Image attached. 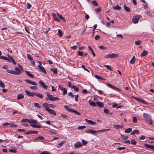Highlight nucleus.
I'll return each mask as SVG.
<instances>
[{
    "label": "nucleus",
    "mask_w": 154,
    "mask_h": 154,
    "mask_svg": "<svg viewBox=\"0 0 154 154\" xmlns=\"http://www.w3.org/2000/svg\"><path fill=\"white\" fill-rule=\"evenodd\" d=\"M118 55L116 54H108L104 56V57L106 58H112L117 57Z\"/></svg>",
    "instance_id": "1"
},
{
    "label": "nucleus",
    "mask_w": 154,
    "mask_h": 154,
    "mask_svg": "<svg viewBox=\"0 0 154 154\" xmlns=\"http://www.w3.org/2000/svg\"><path fill=\"white\" fill-rule=\"evenodd\" d=\"M143 116L144 118L148 117V118H146V119L149 121V124L150 125H151L153 123V122L152 120V118L150 115L144 113L143 114Z\"/></svg>",
    "instance_id": "2"
},
{
    "label": "nucleus",
    "mask_w": 154,
    "mask_h": 154,
    "mask_svg": "<svg viewBox=\"0 0 154 154\" xmlns=\"http://www.w3.org/2000/svg\"><path fill=\"white\" fill-rule=\"evenodd\" d=\"M21 122L23 123H26L27 122L29 123H34L36 122V120L33 119H22Z\"/></svg>",
    "instance_id": "3"
},
{
    "label": "nucleus",
    "mask_w": 154,
    "mask_h": 154,
    "mask_svg": "<svg viewBox=\"0 0 154 154\" xmlns=\"http://www.w3.org/2000/svg\"><path fill=\"white\" fill-rule=\"evenodd\" d=\"M106 84L109 87L114 89V90L116 91L120 92L121 91V90L120 89L113 86L111 84H110L109 83H107Z\"/></svg>",
    "instance_id": "4"
},
{
    "label": "nucleus",
    "mask_w": 154,
    "mask_h": 154,
    "mask_svg": "<svg viewBox=\"0 0 154 154\" xmlns=\"http://www.w3.org/2000/svg\"><path fill=\"white\" fill-rule=\"evenodd\" d=\"M140 17L139 15L137 16H134L133 18L132 22L134 23H138V21L140 19Z\"/></svg>",
    "instance_id": "5"
},
{
    "label": "nucleus",
    "mask_w": 154,
    "mask_h": 154,
    "mask_svg": "<svg viewBox=\"0 0 154 154\" xmlns=\"http://www.w3.org/2000/svg\"><path fill=\"white\" fill-rule=\"evenodd\" d=\"M38 63H39L38 67V68L40 69L41 71L43 72L44 73L46 74V72L44 68L41 66L42 63L40 61H38Z\"/></svg>",
    "instance_id": "6"
},
{
    "label": "nucleus",
    "mask_w": 154,
    "mask_h": 154,
    "mask_svg": "<svg viewBox=\"0 0 154 154\" xmlns=\"http://www.w3.org/2000/svg\"><path fill=\"white\" fill-rule=\"evenodd\" d=\"M30 125L32 128H39L41 127V126L40 125H37L36 124H38V123L37 122V121L36 120V122L34 123H29Z\"/></svg>",
    "instance_id": "7"
},
{
    "label": "nucleus",
    "mask_w": 154,
    "mask_h": 154,
    "mask_svg": "<svg viewBox=\"0 0 154 154\" xmlns=\"http://www.w3.org/2000/svg\"><path fill=\"white\" fill-rule=\"evenodd\" d=\"M59 99V98L57 97H54L53 96L49 94V100L52 101H54L58 100Z\"/></svg>",
    "instance_id": "8"
},
{
    "label": "nucleus",
    "mask_w": 154,
    "mask_h": 154,
    "mask_svg": "<svg viewBox=\"0 0 154 154\" xmlns=\"http://www.w3.org/2000/svg\"><path fill=\"white\" fill-rule=\"evenodd\" d=\"M82 146V144L79 141L76 142L74 145V146L75 148H79Z\"/></svg>",
    "instance_id": "9"
},
{
    "label": "nucleus",
    "mask_w": 154,
    "mask_h": 154,
    "mask_svg": "<svg viewBox=\"0 0 154 154\" xmlns=\"http://www.w3.org/2000/svg\"><path fill=\"white\" fill-rule=\"evenodd\" d=\"M7 56L8 57V58H9L11 62H12L14 65L16 64V63L15 61L13 58L12 57V56L10 55L9 54H8Z\"/></svg>",
    "instance_id": "10"
},
{
    "label": "nucleus",
    "mask_w": 154,
    "mask_h": 154,
    "mask_svg": "<svg viewBox=\"0 0 154 154\" xmlns=\"http://www.w3.org/2000/svg\"><path fill=\"white\" fill-rule=\"evenodd\" d=\"M85 132L86 133H88V134H93L94 133H95L97 132V131L93 130V129H89L88 130H86L85 131Z\"/></svg>",
    "instance_id": "11"
},
{
    "label": "nucleus",
    "mask_w": 154,
    "mask_h": 154,
    "mask_svg": "<svg viewBox=\"0 0 154 154\" xmlns=\"http://www.w3.org/2000/svg\"><path fill=\"white\" fill-rule=\"evenodd\" d=\"M15 75H19L22 73V71L20 69L17 67L15 68Z\"/></svg>",
    "instance_id": "12"
},
{
    "label": "nucleus",
    "mask_w": 154,
    "mask_h": 154,
    "mask_svg": "<svg viewBox=\"0 0 154 154\" xmlns=\"http://www.w3.org/2000/svg\"><path fill=\"white\" fill-rule=\"evenodd\" d=\"M25 81L28 83L33 85H37L36 83L28 79H25Z\"/></svg>",
    "instance_id": "13"
},
{
    "label": "nucleus",
    "mask_w": 154,
    "mask_h": 154,
    "mask_svg": "<svg viewBox=\"0 0 154 154\" xmlns=\"http://www.w3.org/2000/svg\"><path fill=\"white\" fill-rule=\"evenodd\" d=\"M39 83L40 85L45 89H47V86L45 85V84L42 81H40L39 82Z\"/></svg>",
    "instance_id": "14"
},
{
    "label": "nucleus",
    "mask_w": 154,
    "mask_h": 154,
    "mask_svg": "<svg viewBox=\"0 0 154 154\" xmlns=\"http://www.w3.org/2000/svg\"><path fill=\"white\" fill-rule=\"evenodd\" d=\"M25 92L27 95L29 96L33 97L35 95V92H31L27 90H26Z\"/></svg>",
    "instance_id": "15"
},
{
    "label": "nucleus",
    "mask_w": 154,
    "mask_h": 154,
    "mask_svg": "<svg viewBox=\"0 0 154 154\" xmlns=\"http://www.w3.org/2000/svg\"><path fill=\"white\" fill-rule=\"evenodd\" d=\"M85 120L87 123L91 125H96V123L95 122H93L91 120H88L86 119H85Z\"/></svg>",
    "instance_id": "16"
},
{
    "label": "nucleus",
    "mask_w": 154,
    "mask_h": 154,
    "mask_svg": "<svg viewBox=\"0 0 154 154\" xmlns=\"http://www.w3.org/2000/svg\"><path fill=\"white\" fill-rule=\"evenodd\" d=\"M144 146L145 147L154 151V146L148 144H145Z\"/></svg>",
    "instance_id": "17"
},
{
    "label": "nucleus",
    "mask_w": 154,
    "mask_h": 154,
    "mask_svg": "<svg viewBox=\"0 0 154 154\" xmlns=\"http://www.w3.org/2000/svg\"><path fill=\"white\" fill-rule=\"evenodd\" d=\"M113 127L114 128L118 130L120 128H122L123 127L122 125H113Z\"/></svg>",
    "instance_id": "18"
},
{
    "label": "nucleus",
    "mask_w": 154,
    "mask_h": 154,
    "mask_svg": "<svg viewBox=\"0 0 154 154\" xmlns=\"http://www.w3.org/2000/svg\"><path fill=\"white\" fill-rule=\"evenodd\" d=\"M52 15L53 18V19L54 20L57 21L58 22L60 21V20H59L58 18L57 17L56 15L55 14L53 13L52 14Z\"/></svg>",
    "instance_id": "19"
},
{
    "label": "nucleus",
    "mask_w": 154,
    "mask_h": 154,
    "mask_svg": "<svg viewBox=\"0 0 154 154\" xmlns=\"http://www.w3.org/2000/svg\"><path fill=\"white\" fill-rule=\"evenodd\" d=\"M24 96L22 94H20L17 95V100H20L23 98Z\"/></svg>",
    "instance_id": "20"
},
{
    "label": "nucleus",
    "mask_w": 154,
    "mask_h": 154,
    "mask_svg": "<svg viewBox=\"0 0 154 154\" xmlns=\"http://www.w3.org/2000/svg\"><path fill=\"white\" fill-rule=\"evenodd\" d=\"M89 103L91 106H92L95 107L97 106L96 103L90 100H89Z\"/></svg>",
    "instance_id": "21"
},
{
    "label": "nucleus",
    "mask_w": 154,
    "mask_h": 154,
    "mask_svg": "<svg viewBox=\"0 0 154 154\" xmlns=\"http://www.w3.org/2000/svg\"><path fill=\"white\" fill-rule=\"evenodd\" d=\"M35 95L37 97L40 98H43V96L42 94L40 93L35 92Z\"/></svg>",
    "instance_id": "22"
},
{
    "label": "nucleus",
    "mask_w": 154,
    "mask_h": 154,
    "mask_svg": "<svg viewBox=\"0 0 154 154\" xmlns=\"http://www.w3.org/2000/svg\"><path fill=\"white\" fill-rule=\"evenodd\" d=\"M136 60L135 57V56H133L132 58L130 60V62L131 64H134Z\"/></svg>",
    "instance_id": "23"
},
{
    "label": "nucleus",
    "mask_w": 154,
    "mask_h": 154,
    "mask_svg": "<svg viewBox=\"0 0 154 154\" xmlns=\"http://www.w3.org/2000/svg\"><path fill=\"white\" fill-rule=\"evenodd\" d=\"M96 104L97 106V105L100 107H103L104 106V105L103 103L100 102H97Z\"/></svg>",
    "instance_id": "24"
},
{
    "label": "nucleus",
    "mask_w": 154,
    "mask_h": 154,
    "mask_svg": "<svg viewBox=\"0 0 154 154\" xmlns=\"http://www.w3.org/2000/svg\"><path fill=\"white\" fill-rule=\"evenodd\" d=\"M49 113L55 116H56V115L55 112L54 110L50 109L49 108Z\"/></svg>",
    "instance_id": "25"
},
{
    "label": "nucleus",
    "mask_w": 154,
    "mask_h": 154,
    "mask_svg": "<svg viewBox=\"0 0 154 154\" xmlns=\"http://www.w3.org/2000/svg\"><path fill=\"white\" fill-rule=\"evenodd\" d=\"M25 72L27 74V75L28 76H29V77H30L32 78H34V76L33 75L31 74L29 71H26Z\"/></svg>",
    "instance_id": "26"
},
{
    "label": "nucleus",
    "mask_w": 154,
    "mask_h": 154,
    "mask_svg": "<svg viewBox=\"0 0 154 154\" xmlns=\"http://www.w3.org/2000/svg\"><path fill=\"white\" fill-rule=\"evenodd\" d=\"M57 15L59 18L63 21H65V19L61 15L59 14L58 13H57Z\"/></svg>",
    "instance_id": "27"
},
{
    "label": "nucleus",
    "mask_w": 154,
    "mask_h": 154,
    "mask_svg": "<svg viewBox=\"0 0 154 154\" xmlns=\"http://www.w3.org/2000/svg\"><path fill=\"white\" fill-rule=\"evenodd\" d=\"M6 71L8 73H11L12 74H15V71L13 70H10L8 69H6Z\"/></svg>",
    "instance_id": "28"
},
{
    "label": "nucleus",
    "mask_w": 154,
    "mask_h": 154,
    "mask_svg": "<svg viewBox=\"0 0 154 154\" xmlns=\"http://www.w3.org/2000/svg\"><path fill=\"white\" fill-rule=\"evenodd\" d=\"M110 130V129H102L96 131L97 132H105L108 131Z\"/></svg>",
    "instance_id": "29"
},
{
    "label": "nucleus",
    "mask_w": 154,
    "mask_h": 154,
    "mask_svg": "<svg viewBox=\"0 0 154 154\" xmlns=\"http://www.w3.org/2000/svg\"><path fill=\"white\" fill-rule=\"evenodd\" d=\"M113 8L114 9L119 10L121 9V7L118 5H116L115 6H113Z\"/></svg>",
    "instance_id": "30"
},
{
    "label": "nucleus",
    "mask_w": 154,
    "mask_h": 154,
    "mask_svg": "<svg viewBox=\"0 0 154 154\" xmlns=\"http://www.w3.org/2000/svg\"><path fill=\"white\" fill-rule=\"evenodd\" d=\"M43 106L45 108L46 110L48 111V104L47 103H45L43 104Z\"/></svg>",
    "instance_id": "31"
},
{
    "label": "nucleus",
    "mask_w": 154,
    "mask_h": 154,
    "mask_svg": "<svg viewBox=\"0 0 154 154\" xmlns=\"http://www.w3.org/2000/svg\"><path fill=\"white\" fill-rule=\"evenodd\" d=\"M88 48H89V49L90 50V51L92 52V53L93 54V56L94 57H95V54L94 51L92 48L90 46H88Z\"/></svg>",
    "instance_id": "32"
},
{
    "label": "nucleus",
    "mask_w": 154,
    "mask_h": 154,
    "mask_svg": "<svg viewBox=\"0 0 154 154\" xmlns=\"http://www.w3.org/2000/svg\"><path fill=\"white\" fill-rule=\"evenodd\" d=\"M132 129L131 128H128L125 130V132L126 133H129L131 132Z\"/></svg>",
    "instance_id": "33"
},
{
    "label": "nucleus",
    "mask_w": 154,
    "mask_h": 154,
    "mask_svg": "<svg viewBox=\"0 0 154 154\" xmlns=\"http://www.w3.org/2000/svg\"><path fill=\"white\" fill-rule=\"evenodd\" d=\"M147 54V51L145 50H144L143 52L141 54V56H144Z\"/></svg>",
    "instance_id": "34"
},
{
    "label": "nucleus",
    "mask_w": 154,
    "mask_h": 154,
    "mask_svg": "<svg viewBox=\"0 0 154 154\" xmlns=\"http://www.w3.org/2000/svg\"><path fill=\"white\" fill-rule=\"evenodd\" d=\"M72 88L74 90L78 91H79V88L76 86L73 85L72 87Z\"/></svg>",
    "instance_id": "35"
},
{
    "label": "nucleus",
    "mask_w": 154,
    "mask_h": 154,
    "mask_svg": "<svg viewBox=\"0 0 154 154\" xmlns=\"http://www.w3.org/2000/svg\"><path fill=\"white\" fill-rule=\"evenodd\" d=\"M64 108L66 109L69 112H71L72 110L71 108H70L68 106H64Z\"/></svg>",
    "instance_id": "36"
},
{
    "label": "nucleus",
    "mask_w": 154,
    "mask_h": 154,
    "mask_svg": "<svg viewBox=\"0 0 154 154\" xmlns=\"http://www.w3.org/2000/svg\"><path fill=\"white\" fill-rule=\"evenodd\" d=\"M139 133V131L138 130H135L133 131L131 134V135H133Z\"/></svg>",
    "instance_id": "37"
},
{
    "label": "nucleus",
    "mask_w": 154,
    "mask_h": 154,
    "mask_svg": "<svg viewBox=\"0 0 154 154\" xmlns=\"http://www.w3.org/2000/svg\"><path fill=\"white\" fill-rule=\"evenodd\" d=\"M124 7L126 11L128 12H130V9L129 8L127 7L125 5H124Z\"/></svg>",
    "instance_id": "38"
},
{
    "label": "nucleus",
    "mask_w": 154,
    "mask_h": 154,
    "mask_svg": "<svg viewBox=\"0 0 154 154\" xmlns=\"http://www.w3.org/2000/svg\"><path fill=\"white\" fill-rule=\"evenodd\" d=\"M51 71L53 72V73L54 74H57V69L56 68H51L50 69Z\"/></svg>",
    "instance_id": "39"
},
{
    "label": "nucleus",
    "mask_w": 154,
    "mask_h": 154,
    "mask_svg": "<svg viewBox=\"0 0 154 154\" xmlns=\"http://www.w3.org/2000/svg\"><path fill=\"white\" fill-rule=\"evenodd\" d=\"M91 3L94 6H98V4L95 0H93V1H92L91 2Z\"/></svg>",
    "instance_id": "40"
},
{
    "label": "nucleus",
    "mask_w": 154,
    "mask_h": 154,
    "mask_svg": "<svg viewBox=\"0 0 154 154\" xmlns=\"http://www.w3.org/2000/svg\"><path fill=\"white\" fill-rule=\"evenodd\" d=\"M72 112L74 113L75 114H76L79 115H81L80 113L79 112L77 111L76 110L72 109L71 112Z\"/></svg>",
    "instance_id": "41"
},
{
    "label": "nucleus",
    "mask_w": 154,
    "mask_h": 154,
    "mask_svg": "<svg viewBox=\"0 0 154 154\" xmlns=\"http://www.w3.org/2000/svg\"><path fill=\"white\" fill-rule=\"evenodd\" d=\"M121 138L123 140H127V139H128V136H125L123 135H121Z\"/></svg>",
    "instance_id": "42"
},
{
    "label": "nucleus",
    "mask_w": 154,
    "mask_h": 154,
    "mask_svg": "<svg viewBox=\"0 0 154 154\" xmlns=\"http://www.w3.org/2000/svg\"><path fill=\"white\" fill-rule=\"evenodd\" d=\"M95 11L96 13H98L101 11V8L100 7H99L98 8H96L95 9Z\"/></svg>",
    "instance_id": "43"
},
{
    "label": "nucleus",
    "mask_w": 154,
    "mask_h": 154,
    "mask_svg": "<svg viewBox=\"0 0 154 154\" xmlns=\"http://www.w3.org/2000/svg\"><path fill=\"white\" fill-rule=\"evenodd\" d=\"M0 86L2 88H4L5 87V85L4 83L0 80Z\"/></svg>",
    "instance_id": "44"
},
{
    "label": "nucleus",
    "mask_w": 154,
    "mask_h": 154,
    "mask_svg": "<svg viewBox=\"0 0 154 154\" xmlns=\"http://www.w3.org/2000/svg\"><path fill=\"white\" fill-rule=\"evenodd\" d=\"M131 143L133 145H136L137 142L134 139H131Z\"/></svg>",
    "instance_id": "45"
},
{
    "label": "nucleus",
    "mask_w": 154,
    "mask_h": 154,
    "mask_svg": "<svg viewBox=\"0 0 154 154\" xmlns=\"http://www.w3.org/2000/svg\"><path fill=\"white\" fill-rule=\"evenodd\" d=\"M58 32L59 36L60 37H61L62 35L63 34H62V32L61 31V30L60 29H58Z\"/></svg>",
    "instance_id": "46"
},
{
    "label": "nucleus",
    "mask_w": 154,
    "mask_h": 154,
    "mask_svg": "<svg viewBox=\"0 0 154 154\" xmlns=\"http://www.w3.org/2000/svg\"><path fill=\"white\" fill-rule=\"evenodd\" d=\"M64 143V142L63 141L61 142L57 145V147L58 148H60Z\"/></svg>",
    "instance_id": "47"
},
{
    "label": "nucleus",
    "mask_w": 154,
    "mask_h": 154,
    "mask_svg": "<svg viewBox=\"0 0 154 154\" xmlns=\"http://www.w3.org/2000/svg\"><path fill=\"white\" fill-rule=\"evenodd\" d=\"M142 43V41L141 40L136 41L135 42V44L136 45H139Z\"/></svg>",
    "instance_id": "48"
},
{
    "label": "nucleus",
    "mask_w": 154,
    "mask_h": 154,
    "mask_svg": "<svg viewBox=\"0 0 154 154\" xmlns=\"http://www.w3.org/2000/svg\"><path fill=\"white\" fill-rule=\"evenodd\" d=\"M104 67H106L108 69L110 70V71L112 70V69L111 68V67L109 66L108 65H104Z\"/></svg>",
    "instance_id": "49"
},
{
    "label": "nucleus",
    "mask_w": 154,
    "mask_h": 154,
    "mask_svg": "<svg viewBox=\"0 0 154 154\" xmlns=\"http://www.w3.org/2000/svg\"><path fill=\"white\" fill-rule=\"evenodd\" d=\"M146 13L150 17H153L152 15L149 11H147L146 12Z\"/></svg>",
    "instance_id": "50"
},
{
    "label": "nucleus",
    "mask_w": 154,
    "mask_h": 154,
    "mask_svg": "<svg viewBox=\"0 0 154 154\" xmlns=\"http://www.w3.org/2000/svg\"><path fill=\"white\" fill-rule=\"evenodd\" d=\"M9 151L10 152L13 153H16L17 152V150L15 149H9Z\"/></svg>",
    "instance_id": "51"
},
{
    "label": "nucleus",
    "mask_w": 154,
    "mask_h": 154,
    "mask_svg": "<svg viewBox=\"0 0 154 154\" xmlns=\"http://www.w3.org/2000/svg\"><path fill=\"white\" fill-rule=\"evenodd\" d=\"M34 105L38 108H40L41 107L40 105L38 103H34Z\"/></svg>",
    "instance_id": "52"
},
{
    "label": "nucleus",
    "mask_w": 154,
    "mask_h": 154,
    "mask_svg": "<svg viewBox=\"0 0 154 154\" xmlns=\"http://www.w3.org/2000/svg\"><path fill=\"white\" fill-rule=\"evenodd\" d=\"M27 56L28 59L30 60H32L33 59L32 57L29 54H27Z\"/></svg>",
    "instance_id": "53"
},
{
    "label": "nucleus",
    "mask_w": 154,
    "mask_h": 154,
    "mask_svg": "<svg viewBox=\"0 0 154 154\" xmlns=\"http://www.w3.org/2000/svg\"><path fill=\"white\" fill-rule=\"evenodd\" d=\"M77 54H78L79 56H83L84 53L83 52H82L81 51H79L78 53Z\"/></svg>",
    "instance_id": "54"
},
{
    "label": "nucleus",
    "mask_w": 154,
    "mask_h": 154,
    "mask_svg": "<svg viewBox=\"0 0 154 154\" xmlns=\"http://www.w3.org/2000/svg\"><path fill=\"white\" fill-rule=\"evenodd\" d=\"M99 48L102 50H106L107 48L106 47L103 46H101L99 47Z\"/></svg>",
    "instance_id": "55"
},
{
    "label": "nucleus",
    "mask_w": 154,
    "mask_h": 154,
    "mask_svg": "<svg viewBox=\"0 0 154 154\" xmlns=\"http://www.w3.org/2000/svg\"><path fill=\"white\" fill-rule=\"evenodd\" d=\"M27 8L28 9H29L32 6L31 5L29 2H27L26 4Z\"/></svg>",
    "instance_id": "56"
},
{
    "label": "nucleus",
    "mask_w": 154,
    "mask_h": 154,
    "mask_svg": "<svg viewBox=\"0 0 154 154\" xmlns=\"http://www.w3.org/2000/svg\"><path fill=\"white\" fill-rule=\"evenodd\" d=\"M61 116L62 118H64V119L68 118V117H67V116L66 115H65L63 114H61Z\"/></svg>",
    "instance_id": "57"
},
{
    "label": "nucleus",
    "mask_w": 154,
    "mask_h": 154,
    "mask_svg": "<svg viewBox=\"0 0 154 154\" xmlns=\"http://www.w3.org/2000/svg\"><path fill=\"white\" fill-rule=\"evenodd\" d=\"M126 148L125 147L120 146L117 148V149L120 150L125 149Z\"/></svg>",
    "instance_id": "58"
},
{
    "label": "nucleus",
    "mask_w": 154,
    "mask_h": 154,
    "mask_svg": "<svg viewBox=\"0 0 154 154\" xmlns=\"http://www.w3.org/2000/svg\"><path fill=\"white\" fill-rule=\"evenodd\" d=\"M85 126H81L78 127L77 129L78 130H81L84 129L85 128Z\"/></svg>",
    "instance_id": "59"
},
{
    "label": "nucleus",
    "mask_w": 154,
    "mask_h": 154,
    "mask_svg": "<svg viewBox=\"0 0 154 154\" xmlns=\"http://www.w3.org/2000/svg\"><path fill=\"white\" fill-rule=\"evenodd\" d=\"M104 112L106 114H108L109 113V110L107 108H105L104 109Z\"/></svg>",
    "instance_id": "60"
},
{
    "label": "nucleus",
    "mask_w": 154,
    "mask_h": 154,
    "mask_svg": "<svg viewBox=\"0 0 154 154\" xmlns=\"http://www.w3.org/2000/svg\"><path fill=\"white\" fill-rule=\"evenodd\" d=\"M82 68L84 69L85 70L87 71L88 72H90V71H89V70L88 69H86V68H85V66L84 65H82Z\"/></svg>",
    "instance_id": "61"
},
{
    "label": "nucleus",
    "mask_w": 154,
    "mask_h": 154,
    "mask_svg": "<svg viewBox=\"0 0 154 154\" xmlns=\"http://www.w3.org/2000/svg\"><path fill=\"white\" fill-rule=\"evenodd\" d=\"M133 122L136 123L137 121V119L135 117H134L133 118Z\"/></svg>",
    "instance_id": "62"
},
{
    "label": "nucleus",
    "mask_w": 154,
    "mask_h": 154,
    "mask_svg": "<svg viewBox=\"0 0 154 154\" xmlns=\"http://www.w3.org/2000/svg\"><path fill=\"white\" fill-rule=\"evenodd\" d=\"M44 139V137L42 136H39L38 137L36 138H35L36 140H38V139H39L40 140H42Z\"/></svg>",
    "instance_id": "63"
},
{
    "label": "nucleus",
    "mask_w": 154,
    "mask_h": 154,
    "mask_svg": "<svg viewBox=\"0 0 154 154\" xmlns=\"http://www.w3.org/2000/svg\"><path fill=\"white\" fill-rule=\"evenodd\" d=\"M82 142L83 145H85L88 143L87 141L84 140H82Z\"/></svg>",
    "instance_id": "64"
}]
</instances>
